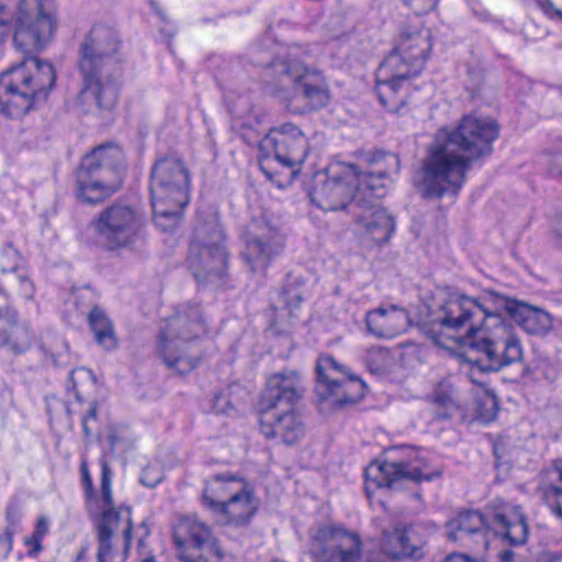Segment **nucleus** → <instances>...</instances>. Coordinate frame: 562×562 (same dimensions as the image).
I'll return each instance as SVG.
<instances>
[{"instance_id": "6e6552de", "label": "nucleus", "mask_w": 562, "mask_h": 562, "mask_svg": "<svg viewBox=\"0 0 562 562\" xmlns=\"http://www.w3.org/2000/svg\"><path fill=\"white\" fill-rule=\"evenodd\" d=\"M101 465V496L104 509L95 524L98 561L125 562L132 543V510L131 507L113 506L111 494L112 471L104 458Z\"/></svg>"}, {"instance_id": "412c9836", "label": "nucleus", "mask_w": 562, "mask_h": 562, "mask_svg": "<svg viewBox=\"0 0 562 562\" xmlns=\"http://www.w3.org/2000/svg\"><path fill=\"white\" fill-rule=\"evenodd\" d=\"M241 257L251 271H263L284 249L285 238L268 224L255 226L243 235Z\"/></svg>"}, {"instance_id": "49530a36", "label": "nucleus", "mask_w": 562, "mask_h": 562, "mask_svg": "<svg viewBox=\"0 0 562 562\" xmlns=\"http://www.w3.org/2000/svg\"><path fill=\"white\" fill-rule=\"evenodd\" d=\"M405 5L409 7L416 14H424L436 8L438 0H402Z\"/></svg>"}, {"instance_id": "7c9ffc66", "label": "nucleus", "mask_w": 562, "mask_h": 562, "mask_svg": "<svg viewBox=\"0 0 562 562\" xmlns=\"http://www.w3.org/2000/svg\"><path fill=\"white\" fill-rule=\"evenodd\" d=\"M173 541L178 548L192 546L202 549L212 541L211 529L195 517L180 518L173 526Z\"/></svg>"}, {"instance_id": "f257e3e1", "label": "nucleus", "mask_w": 562, "mask_h": 562, "mask_svg": "<svg viewBox=\"0 0 562 562\" xmlns=\"http://www.w3.org/2000/svg\"><path fill=\"white\" fill-rule=\"evenodd\" d=\"M498 135L499 125L494 119L476 114L464 115L450 132L438 131L414 179L418 192L426 199L457 195L470 164L490 156Z\"/></svg>"}, {"instance_id": "de8ad7c7", "label": "nucleus", "mask_w": 562, "mask_h": 562, "mask_svg": "<svg viewBox=\"0 0 562 562\" xmlns=\"http://www.w3.org/2000/svg\"><path fill=\"white\" fill-rule=\"evenodd\" d=\"M13 21L12 11L0 4V41L10 32Z\"/></svg>"}, {"instance_id": "2f4dec72", "label": "nucleus", "mask_w": 562, "mask_h": 562, "mask_svg": "<svg viewBox=\"0 0 562 562\" xmlns=\"http://www.w3.org/2000/svg\"><path fill=\"white\" fill-rule=\"evenodd\" d=\"M431 35L428 29L412 26L402 31L398 43L394 47L411 59H422L425 67L431 52Z\"/></svg>"}, {"instance_id": "603ef678", "label": "nucleus", "mask_w": 562, "mask_h": 562, "mask_svg": "<svg viewBox=\"0 0 562 562\" xmlns=\"http://www.w3.org/2000/svg\"><path fill=\"white\" fill-rule=\"evenodd\" d=\"M516 557L517 555H516L515 551H513L510 549L502 550L498 553L499 562H515L516 561Z\"/></svg>"}, {"instance_id": "052dcab7", "label": "nucleus", "mask_w": 562, "mask_h": 562, "mask_svg": "<svg viewBox=\"0 0 562 562\" xmlns=\"http://www.w3.org/2000/svg\"><path fill=\"white\" fill-rule=\"evenodd\" d=\"M156 12L161 18L162 21L167 22V18H166V15L161 11L156 10Z\"/></svg>"}, {"instance_id": "a18cd8bd", "label": "nucleus", "mask_w": 562, "mask_h": 562, "mask_svg": "<svg viewBox=\"0 0 562 562\" xmlns=\"http://www.w3.org/2000/svg\"><path fill=\"white\" fill-rule=\"evenodd\" d=\"M13 527H5L3 533L0 535V558L7 559L12 551Z\"/></svg>"}, {"instance_id": "4c0bfd02", "label": "nucleus", "mask_w": 562, "mask_h": 562, "mask_svg": "<svg viewBox=\"0 0 562 562\" xmlns=\"http://www.w3.org/2000/svg\"><path fill=\"white\" fill-rule=\"evenodd\" d=\"M390 360V352L385 348H376L369 351L367 363L373 373H382L386 370Z\"/></svg>"}, {"instance_id": "f8f14e48", "label": "nucleus", "mask_w": 562, "mask_h": 562, "mask_svg": "<svg viewBox=\"0 0 562 562\" xmlns=\"http://www.w3.org/2000/svg\"><path fill=\"white\" fill-rule=\"evenodd\" d=\"M316 393L331 407H342L359 402L366 394V383L346 364L334 357L319 356L316 361Z\"/></svg>"}, {"instance_id": "680f3d73", "label": "nucleus", "mask_w": 562, "mask_h": 562, "mask_svg": "<svg viewBox=\"0 0 562 562\" xmlns=\"http://www.w3.org/2000/svg\"><path fill=\"white\" fill-rule=\"evenodd\" d=\"M109 439H110V443H111V449H113V448H114V445H115V440H116V439H115V437H114V436H110V438H109Z\"/></svg>"}, {"instance_id": "c85d7f7f", "label": "nucleus", "mask_w": 562, "mask_h": 562, "mask_svg": "<svg viewBox=\"0 0 562 562\" xmlns=\"http://www.w3.org/2000/svg\"><path fill=\"white\" fill-rule=\"evenodd\" d=\"M246 485L245 482L233 474H215L206 482L202 495V502L213 515L225 504L237 487Z\"/></svg>"}, {"instance_id": "9b49d317", "label": "nucleus", "mask_w": 562, "mask_h": 562, "mask_svg": "<svg viewBox=\"0 0 562 562\" xmlns=\"http://www.w3.org/2000/svg\"><path fill=\"white\" fill-rule=\"evenodd\" d=\"M98 243L106 250L133 248L143 237L145 218L134 206L116 202L91 222Z\"/></svg>"}, {"instance_id": "e433bc0d", "label": "nucleus", "mask_w": 562, "mask_h": 562, "mask_svg": "<svg viewBox=\"0 0 562 562\" xmlns=\"http://www.w3.org/2000/svg\"><path fill=\"white\" fill-rule=\"evenodd\" d=\"M428 398L434 405L441 409L437 412L439 418H448L457 406L453 398V389L447 382L437 384Z\"/></svg>"}, {"instance_id": "7ed1b4c3", "label": "nucleus", "mask_w": 562, "mask_h": 562, "mask_svg": "<svg viewBox=\"0 0 562 562\" xmlns=\"http://www.w3.org/2000/svg\"><path fill=\"white\" fill-rule=\"evenodd\" d=\"M447 528L451 541L479 550H486L493 537H503L516 546L525 543L529 535L521 507L501 499L493 501L483 512L460 513Z\"/></svg>"}, {"instance_id": "f03ea898", "label": "nucleus", "mask_w": 562, "mask_h": 562, "mask_svg": "<svg viewBox=\"0 0 562 562\" xmlns=\"http://www.w3.org/2000/svg\"><path fill=\"white\" fill-rule=\"evenodd\" d=\"M121 41L110 26L95 24L79 47L78 68L82 86L76 105L85 114L110 113L119 100L122 75Z\"/></svg>"}, {"instance_id": "423d86ee", "label": "nucleus", "mask_w": 562, "mask_h": 562, "mask_svg": "<svg viewBox=\"0 0 562 562\" xmlns=\"http://www.w3.org/2000/svg\"><path fill=\"white\" fill-rule=\"evenodd\" d=\"M491 321H501L496 308L491 310L486 303L454 293L439 306L425 326V334L437 345H443L445 340L469 345L480 331L490 328Z\"/></svg>"}, {"instance_id": "6ab92c4d", "label": "nucleus", "mask_w": 562, "mask_h": 562, "mask_svg": "<svg viewBox=\"0 0 562 562\" xmlns=\"http://www.w3.org/2000/svg\"><path fill=\"white\" fill-rule=\"evenodd\" d=\"M272 66L277 74L284 75L291 80L294 93L301 97L310 109L317 110L328 104V82L319 69L305 65L295 55L274 61Z\"/></svg>"}, {"instance_id": "58836bf2", "label": "nucleus", "mask_w": 562, "mask_h": 562, "mask_svg": "<svg viewBox=\"0 0 562 562\" xmlns=\"http://www.w3.org/2000/svg\"><path fill=\"white\" fill-rule=\"evenodd\" d=\"M93 373L85 368H79L69 372V383L71 384V390L74 391L75 397L78 402L82 401L80 390L78 387L79 384L83 382H93Z\"/></svg>"}, {"instance_id": "0eeeda50", "label": "nucleus", "mask_w": 562, "mask_h": 562, "mask_svg": "<svg viewBox=\"0 0 562 562\" xmlns=\"http://www.w3.org/2000/svg\"><path fill=\"white\" fill-rule=\"evenodd\" d=\"M190 178L182 160L165 157L156 161L150 177V198L155 224L172 231L189 203Z\"/></svg>"}, {"instance_id": "473e14b6", "label": "nucleus", "mask_w": 562, "mask_h": 562, "mask_svg": "<svg viewBox=\"0 0 562 562\" xmlns=\"http://www.w3.org/2000/svg\"><path fill=\"white\" fill-rule=\"evenodd\" d=\"M411 530L406 527L396 526L393 531H383L381 539V550L392 559L423 557V550L419 546L411 543Z\"/></svg>"}, {"instance_id": "f3484780", "label": "nucleus", "mask_w": 562, "mask_h": 562, "mask_svg": "<svg viewBox=\"0 0 562 562\" xmlns=\"http://www.w3.org/2000/svg\"><path fill=\"white\" fill-rule=\"evenodd\" d=\"M358 167L353 164H338L327 169L323 179H316L310 196L313 204L324 211L347 210L355 194Z\"/></svg>"}, {"instance_id": "ea45409f", "label": "nucleus", "mask_w": 562, "mask_h": 562, "mask_svg": "<svg viewBox=\"0 0 562 562\" xmlns=\"http://www.w3.org/2000/svg\"><path fill=\"white\" fill-rule=\"evenodd\" d=\"M164 480V473L157 465H148L143 469L139 482L146 487L154 488Z\"/></svg>"}, {"instance_id": "c9c22d12", "label": "nucleus", "mask_w": 562, "mask_h": 562, "mask_svg": "<svg viewBox=\"0 0 562 562\" xmlns=\"http://www.w3.org/2000/svg\"><path fill=\"white\" fill-rule=\"evenodd\" d=\"M88 324L99 346L108 351L116 349L117 338L114 325L100 306L95 305L90 310Z\"/></svg>"}, {"instance_id": "a878e982", "label": "nucleus", "mask_w": 562, "mask_h": 562, "mask_svg": "<svg viewBox=\"0 0 562 562\" xmlns=\"http://www.w3.org/2000/svg\"><path fill=\"white\" fill-rule=\"evenodd\" d=\"M366 325L368 331L383 339L394 338L404 333L409 326L408 312L396 305L378 307L367 313Z\"/></svg>"}, {"instance_id": "39448f33", "label": "nucleus", "mask_w": 562, "mask_h": 562, "mask_svg": "<svg viewBox=\"0 0 562 562\" xmlns=\"http://www.w3.org/2000/svg\"><path fill=\"white\" fill-rule=\"evenodd\" d=\"M56 72L50 63L27 57L0 75V112L20 119L44 102L54 87Z\"/></svg>"}, {"instance_id": "338daca9", "label": "nucleus", "mask_w": 562, "mask_h": 562, "mask_svg": "<svg viewBox=\"0 0 562 562\" xmlns=\"http://www.w3.org/2000/svg\"><path fill=\"white\" fill-rule=\"evenodd\" d=\"M299 167H300V166L295 167V168H296V170H293V173H296L297 171H300V168H299Z\"/></svg>"}, {"instance_id": "3c124183", "label": "nucleus", "mask_w": 562, "mask_h": 562, "mask_svg": "<svg viewBox=\"0 0 562 562\" xmlns=\"http://www.w3.org/2000/svg\"><path fill=\"white\" fill-rule=\"evenodd\" d=\"M549 171L554 176L562 177V150L554 154L550 159Z\"/></svg>"}, {"instance_id": "79ce46f5", "label": "nucleus", "mask_w": 562, "mask_h": 562, "mask_svg": "<svg viewBox=\"0 0 562 562\" xmlns=\"http://www.w3.org/2000/svg\"><path fill=\"white\" fill-rule=\"evenodd\" d=\"M48 529H49L48 520L45 517H41L37 520V524L35 526V529H34L32 536L26 540V543L33 544L35 551H41L42 550L41 541L47 535Z\"/></svg>"}, {"instance_id": "20e7f679", "label": "nucleus", "mask_w": 562, "mask_h": 562, "mask_svg": "<svg viewBox=\"0 0 562 562\" xmlns=\"http://www.w3.org/2000/svg\"><path fill=\"white\" fill-rule=\"evenodd\" d=\"M207 333V319L200 304L178 305L158 335L157 349L165 364L179 374L194 370L201 358L196 341Z\"/></svg>"}, {"instance_id": "5701e85b", "label": "nucleus", "mask_w": 562, "mask_h": 562, "mask_svg": "<svg viewBox=\"0 0 562 562\" xmlns=\"http://www.w3.org/2000/svg\"><path fill=\"white\" fill-rule=\"evenodd\" d=\"M349 213L378 245L389 241L395 229L394 218L375 201L357 198L351 202Z\"/></svg>"}, {"instance_id": "a211bd4d", "label": "nucleus", "mask_w": 562, "mask_h": 562, "mask_svg": "<svg viewBox=\"0 0 562 562\" xmlns=\"http://www.w3.org/2000/svg\"><path fill=\"white\" fill-rule=\"evenodd\" d=\"M310 553L314 562H360V536L340 526L324 525L311 537Z\"/></svg>"}, {"instance_id": "37998d69", "label": "nucleus", "mask_w": 562, "mask_h": 562, "mask_svg": "<svg viewBox=\"0 0 562 562\" xmlns=\"http://www.w3.org/2000/svg\"><path fill=\"white\" fill-rule=\"evenodd\" d=\"M280 300L284 307L289 308L290 313H292L294 310L299 308L302 302V294L296 288H284L280 294Z\"/></svg>"}, {"instance_id": "4d7b16f0", "label": "nucleus", "mask_w": 562, "mask_h": 562, "mask_svg": "<svg viewBox=\"0 0 562 562\" xmlns=\"http://www.w3.org/2000/svg\"><path fill=\"white\" fill-rule=\"evenodd\" d=\"M546 562H562V554L551 555Z\"/></svg>"}, {"instance_id": "c756f323", "label": "nucleus", "mask_w": 562, "mask_h": 562, "mask_svg": "<svg viewBox=\"0 0 562 562\" xmlns=\"http://www.w3.org/2000/svg\"><path fill=\"white\" fill-rule=\"evenodd\" d=\"M22 263L20 251L11 243L0 246V271L10 289L19 286V292L29 296L33 292L32 282L23 273H18Z\"/></svg>"}, {"instance_id": "393cba45", "label": "nucleus", "mask_w": 562, "mask_h": 562, "mask_svg": "<svg viewBox=\"0 0 562 562\" xmlns=\"http://www.w3.org/2000/svg\"><path fill=\"white\" fill-rule=\"evenodd\" d=\"M488 301L498 312L503 308L509 315L516 316L522 329L531 335L543 336L552 328V317L543 310L520 304L518 301L498 293H491Z\"/></svg>"}, {"instance_id": "c03bdc74", "label": "nucleus", "mask_w": 562, "mask_h": 562, "mask_svg": "<svg viewBox=\"0 0 562 562\" xmlns=\"http://www.w3.org/2000/svg\"><path fill=\"white\" fill-rule=\"evenodd\" d=\"M561 3L562 0H544L538 2L539 8L548 18L562 20V10L559 8Z\"/></svg>"}, {"instance_id": "69168bd1", "label": "nucleus", "mask_w": 562, "mask_h": 562, "mask_svg": "<svg viewBox=\"0 0 562 562\" xmlns=\"http://www.w3.org/2000/svg\"><path fill=\"white\" fill-rule=\"evenodd\" d=\"M299 167H300V166L295 167V168H296V170H293V173H296L297 171H300V168H299Z\"/></svg>"}, {"instance_id": "ddd939ff", "label": "nucleus", "mask_w": 562, "mask_h": 562, "mask_svg": "<svg viewBox=\"0 0 562 562\" xmlns=\"http://www.w3.org/2000/svg\"><path fill=\"white\" fill-rule=\"evenodd\" d=\"M490 327H495L493 333L480 331L468 345L479 353L471 362L482 372H498L505 367L522 360V346L516 334L507 327L503 319L498 323L490 322Z\"/></svg>"}, {"instance_id": "1a4fd4ad", "label": "nucleus", "mask_w": 562, "mask_h": 562, "mask_svg": "<svg viewBox=\"0 0 562 562\" xmlns=\"http://www.w3.org/2000/svg\"><path fill=\"white\" fill-rule=\"evenodd\" d=\"M124 158L122 149L104 144L86 155L77 171V196L95 204L115 193L123 183Z\"/></svg>"}, {"instance_id": "bb28decb", "label": "nucleus", "mask_w": 562, "mask_h": 562, "mask_svg": "<svg viewBox=\"0 0 562 562\" xmlns=\"http://www.w3.org/2000/svg\"><path fill=\"white\" fill-rule=\"evenodd\" d=\"M33 341L29 325L19 321L18 312L9 306L0 308V347L13 355L27 351Z\"/></svg>"}, {"instance_id": "b1692460", "label": "nucleus", "mask_w": 562, "mask_h": 562, "mask_svg": "<svg viewBox=\"0 0 562 562\" xmlns=\"http://www.w3.org/2000/svg\"><path fill=\"white\" fill-rule=\"evenodd\" d=\"M259 425L266 438H279L288 446L305 435V424L294 408L260 412Z\"/></svg>"}, {"instance_id": "09e8293b", "label": "nucleus", "mask_w": 562, "mask_h": 562, "mask_svg": "<svg viewBox=\"0 0 562 562\" xmlns=\"http://www.w3.org/2000/svg\"><path fill=\"white\" fill-rule=\"evenodd\" d=\"M5 517L8 520L7 527H13L14 531H15L16 524L19 522V520L21 518V510H20L19 506L14 503H11L7 508Z\"/></svg>"}, {"instance_id": "8fccbe9b", "label": "nucleus", "mask_w": 562, "mask_h": 562, "mask_svg": "<svg viewBox=\"0 0 562 562\" xmlns=\"http://www.w3.org/2000/svg\"><path fill=\"white\" fill-rule=\"evenodd\" d=\"M80 473H81L83 487L86 488L88 494H92L93 483H92V477L90 475L88 464L86 461H82L80 464Z\"/></svg>"}, {"instance_id": "9d476101", "label": "nucleus", "mask_w": 562, "mask_h": 562, "mask_svg": "<svg viewBox=\"0 0 562 562\" xmlns=\"http://www.w3.org/2000/svg\"><path fill=\"white\" fill-rule=\"evenodd\" d=\"M225 235L215 217L199 223L189 248L188 265L200 283L220 280L227 267Z\"/></svg>"}, {"instance_id": "4468645a", "label": "nucleus", "mask_w": 562, "mask_h": 562, "mask_svg": "<svg viewBox=\"0 0 562 562\" xmlns=\"http://www.w3.org/2000/svg\"><path fill=\"white\" fill-rule=\"evenodd\" d=\"M259 167L271 178L268 169L271 160L290 169L304 162L310 151L308 139L297 125L283 123L270 128L259 143Z\"/></svg>"}, {"instance_id": "5fc2aeb1", "label": "nucleus", "mask_w": 562, "mask_h": 562, "mask_svg": "<svg viewBox=\"0 0 562 562\" xmlns=\"http://www.w3.org/2000/svg\"><path fill=\"white\" fill-rule=\"evenodd\" d=\"M161 33L166 34L168 37H172L176 33V30L173 26H168L166 29H161Z\"/></svg>"}, {"instance_id": "e2e57ef3", "label": "nucleus", "mask_w": 562, "mask_h": 562, "mask_svg": "<svg viewBox=\"0 0 562 562\" xmlns=\"http://www.w3.org/2000/svg\"><path fill=\"white\" fill-rule=\"evenodd\" d=\"M366 562H382V561L375 560V559H367Z\"/></svg>"}, {"instance_id": "864d4df0", "label": "nucleus", "mask_w": 562, "mask_h": 562, "mask_svg": "<svg viewBox=\"0 0 562 562\" xmlns=\"http://www.w3.org/2000/svg\"><path fill=\"white\" fill-rule=\"evenodd\" d=\"M543 375L547 380L549 381H553L557 376V373H555V370L551 367L547 368L544 371H543Z\"/></svg>"}, {"instance_id": "dca6fc26", "label": "nucleus", "mask_w": 562, "mask_h": 562, "mask_svg": "<svg viewBox=\"0 0 562 562\" xmlns=\"http://www.w3.org/2000/svg\"><path fill=\"white\" fill-rule=\"evenodd\" d=\"M56 29V20L45 0H20L14 43L23 52H36L46 46Z\"/></svg>"}, {"instance_id": "2eb2a0df", "label": "nucleus", "mask_w": 562, "mask_h": 562, "mask_svg": "<svg viewBox=\"0 0 562 562\" xmlns=\"http://www.w3.org/2000/svg\"><path fill=\"white\" fill-rule=\"evenodd\" d=\"M424 69L422 59H411L393 49L381 63L378 70V98L390 112L403 114L406 106L405 97L400 90H407L408 80L418 76Z\"/></svg>"}, {"instance_id": "a19ab883", "label": "nucleus", "mask_w": 562, "mask_h": 562, "mask_svg": "<svg viewBox=\"0 0 562 562\" xmlns=\"http://www.w3.org/2000/svg\"><path fill=\"white\" fill-rule=\"evenodd\" d=\"M98 422V405L95 402H91L88 413L82 417L81 425L83 430L85 439L88 440L94 432Z\"/></svg>"}, {"instance_id": "f704fd0d", "label": "nucleus", "mask_w": 562, "mask_h": 562, "mask_svg": "<svg viewBox=\"0 0 562 562\" xmlns=\"http://www.w3.org/2000/svg\"><path fill=\"white\" fill-rule=\"evenodd\" d=\"M389 184V175L383 170L361 173L358 169V179L355 181V194L352 201L357 198L366 200L381 199L386 194Z\"/></svg>"}, {"instance_id": "cd10ccee", "label": "nucleus", "mask_w": 562, "mask_h": 562, "mask_svg": "<svg viewBox=\"0 0 562 562\" xmlns=\"http://www.w3.org/2000/svg\"><path fill=\"white\" fill-rule=\"evenodd\" d=\"M258 509L254 491L247 485L237 487L236 492L232 494L214 515L223 524L246 526L250 522Z\"/></svg>"}, {"instance_id": "13d9d810", "label": "nucleus", "mask_w": 562, "mask_h": 562, "mask_svg": "<svg viewBox=\"0 0 562 562\" xmlns=\"http://www.w3.org/2000/svg\"><path fill=\"white\" fill-rule=\"evenodd\" d=\"M181 560L183 562H206L205 559L199 558L198 560L190 559L188 557H181Z\"/></svg>"}, {"instance_id": "aec40b11", "label": "nucleus", "mask_w": 562, "mask_h": 562, "mask_svg": "<svg viewBox=\"0 0 562 562\" xmlns=\"http://www.w3.org/2000/svg\"><path fill=\"white\" fill-rule=\"evenodd\" d=\"M426 463L422 460L374 461L364 471L367 488L370 484L376 487L400 491L407 483L431 481L438 473H426Z\"/></svg>"}, {"instance_id": "bf43d9fd", "label": "nucleus", "mask_w": 562, "mask_h": 562, "mask_svg": "<svg viewBox=\"0 0 562 562\" xmlns=\"http://www.w3.org/2000/svg\"><path fill=\"white\" fill-rule=\"evenodd\" d=\"M140 562H157V561L154 557H148V558H145L144 560H142Z\"/></svg>"}, {"instance_id": "6e6d98bb", "label": "nucleus", "mask_w": 562, "mask_h": 562, "mask_svg": "<svg viewBox=\"0 0 562 562\" xmlns=\"http://www.w3.org/2000/svg\"><path fill=\"white\" fill-rule=\"evenodd\" d=\"M7 288H9L7 285V283L4 282V279L0 282V294L1 295H4L7 296L8 295V291H7Z\"/></svg>"}, {"instance_id": "4be33fe9", "label": "nucleus", "mask_w": 562, "mask_h": 562, "mask_svg": "<svg viewBox=\"0 0 562 562\" xmlns=\"http://www.w3.org/2000/svg\"><path fill=\"white\" fill-rule=\"evenodd\" d=\"M305 385L300 371L284 369L267 379L260 395V412L294 408L303 397Z\"/></svg>"}, {"instance_id": "774afa93", "label": "nucleus", "mask_w": 562, "mask_h": 562, "mask_svg": "<svg viewBox=\"0 0 562 562\" xmlns=\"http://www.w3.org/2000/svg\"><path fill=\"white\" fill-rule=\"evenodd\" d=\"M98 562H109V561H98Z\"/></svg>"}, {"instance_id": "72a5a7b5", "label": "nucleus", "mask_w": 562, "mask_h": 562, "mask_svg": "<svg viewBox=\"0 0 562 562\" xmlns=\"http://www.w3.org/2000/svg\"><path fill=\"white\" fill-rule=\"evenodd\" d=\"M538 491L551 512L562 520V505L558 502L562 496V462H554L541 471Z\"/></svg>"}, {"instance_id": "0e129e2a", "label": "nucleus", "mask_w": 562, "mask_h": 562, "mask_svg": "<svg viewBox=\"0 0 562 562\" xmlns=\"http://www.w3.org/2000/svg\"><path fill=\"white\" fill-rule=\"evenodd\" d=\"M391 158L396 162V165H398V159H397V157H395V156H391Z\"/></svg>"}]
</instances>
